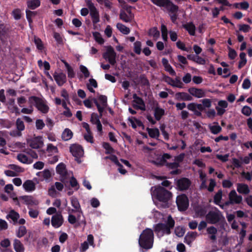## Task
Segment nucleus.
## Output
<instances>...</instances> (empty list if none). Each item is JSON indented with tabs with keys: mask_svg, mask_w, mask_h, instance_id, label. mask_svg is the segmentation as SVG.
Returning a JSON list of instances; mask_svg holds the SVG:
<instances>
[{
	"mask_svg": "<svg viewBox=\"0 0 252 252\" xmlns=\"http://www.w3.org/2000/svg\"><path fill=\"white\" fill-rule=\"evenodd\" d=\"M154 193L156 194L157 198L159 201L157 205L158 207L166 208L168 206L167 202L171 198V193L165 189L163 187L158 186L156 188Z\"/></svg>",
	"mask_w": 252,
	"mask_h": 252,
	"instance_id": "nucleus-1",
	"label": "nucleus"
},
{
	"mask_svg": "<svg viewBox=\"0 0 252 252\" xmlns=\"http://www.w3.org/2000/svg\"><path fill=\"white\" fill-rule=\"evenodd\" d=\"M175 225V221L169 215L168 216L166 223H158L155 227V233L158 237H162L164 235H169L171 233V229Z\"/></svg>",
	"mask_w": 252,
	"mask_h": 252,
	"instance_id": "nucleus-2",
	"label": "nucleus"
},
{
	"mask_svg": "<svg viewBox=\"0 0 252 252\" xmlns=\"http://www.w3.org/2000/svg\"><path fill=\"white\" fill-rule=\"evenodd\" d=\"M154 242V233L152 229L147 228L140 235L139 239V246L145 250L152 248Z\"/></svg>",
	"mask_w": 252,
	"mask_h": 252,
	"instance_id": "nucleus-3",
	"label": "nucleus"
},
{
	"mask_svg": "<svg viewBox=\"0 0 252 252\" xmlns=\"http://www.w3.org/2000/svg\"><path fill=\"white\" fill-rule=\"evenodd\" d=\"M170 158V155L164 154L162 156H158L156 159L151 160V162L158 166L165 165L169 168L175 169L172 171L171 173L172 174H178V170L177 169L179 166V164L175 161L172 163L167 162L166 159H169Z\"/></svg>",
	"mask_w": 252,
	"mask_h": 252,
	"instance_id": "nucleus-4",
	"label": "nucleus"
},
{
	"mask_svg": "<svg viewBox=\"0 0 252 252\" xmlns=\"http://www.w3.org/2000/svg\"><path fill=\"white\" fill-rule=\"evenodd\" d=\"M31 103L35 105L37 109L42 114H47L49 110L47 102L42 98L37 96H32L29 97Z\"/></svg>",
	"mask_w": 252,
	"mask_h": 252,
	"instance_id": "nucleus-5",
	"label": "nucleus"
},
{
	"mask_svg": "<svg viewBox=\"0 0 252 252\" xmlns=\"http://www.w3.org/2000/svg\"><path fill=\"white\" fill-rule=\"evenodd\" d=\"M206 218L207 221L211 224H215L224 220L220 211L217 209L210 211L206 215Z\"/></svg>",
	"mask_w": 252,
	"mask_h": 252,
	"instance_id": "nucleus-6",
	"label": "nucleus"
},
{
	"mask_svg": "<svg viewBox=\"0 0 252 252\" xmlns=\"http://www.w3.org/2000/svg\"><path fill=\"white\" fill-rule=\"evenodd\" d=\"M105 49L106 51L102 55L103 58L113 66L116 63V53L111 46H106Z\"/></svg>",
	"mask_w": 252,
	"mask_h": 252,
	"instance_id": "nucleus-7",
	"label": "nucleus"
},
{
	"mask_svg": "<svg viewBox=\"0 0 252 252\" xmlns=\"http://www.w3.org/2000/svg\"><path fill=\"white\" fill-rule=\"evenodd\" d=\"M85 2L90 11L93 23H98L99 21V13L94 4L91 0H85Z\"/></svg>",
	"mask_w": 252,
	"mask_h": 252,
	"instance_id": "nucleus-8",
	"label": "nucleus"
},
{
	"mask_svg": "<svg viewBox=\"0 0 252 252\" xmlns=\"http://www.w3.org/2000/svg\"><path fill=\"white\" fill-rule=\"evenodd\" d=\"M176 203L178 208L180 211H184L186 210L189 205L188 197L184 194L178 195L176 198Z\"/></svg>",
	"mask_w": 252,
	"mask_h": 252,
	"instance_id": "nucleus-9",
	"label": "nucleus"
},
{
	"mask_svg": "<svg viewBox=\"0 0 252 252\" xmlns=\"http://www.w3.org/2000/svg\"><path fill=\"white\" fill-rule=\"evenodd\" d=\"M107 97L103 95L99 96L98 100L96 99L94 100V102L97 107L100 117L102 116V112L107 106Z\"/></svg>",
	"mask_w": 252,
	"mask_h": 252,
	"instance_id": "nucleus-10",
	"label": "nucleus"
},
{
	"mask_svg": "<svg viewBox=\"0 0 252 252\" xmlns=\"http://www.w3.org/2000/svg\"><path fill=\"white\" fill-rule=\"evenodd\" d=\"M163 81L174 87L183 88L184 87L183 83L178 77L173 79L169 76H164L163 77Z\"/></svg>",
	"mask_w": 252,
	"mask_h": 252,
	"instance_id": "nucleus-11",
	"label": "nucleus"
},
{
	"mask_svg": "<svg viewBox=\"0 0 252 252\" xmlns=\"http://www.w3.org/2000/svg\"><path fill=\"white\" fill-rule=\"evenodd\" d=\"M229 202H226V204H239L242 201V197L238 195L235 190H231L228 195Z\"/></svg>",
	"mask_w": 252,
	"mask_h": 252,
	"instance_id": "nucleus-12",
	"label": "nucleus"
},
{
	"mask_svg": "<svg viewBox=\"0 0 252 252\" xmlns=\"http://www.w3.org/2000/svg\"><path fill=\"white\" fill-rule=\"evenodd\" d=\"M191 184L190 181L186 178H182L177 181V186L180 190H186L188 189Z\"/></svg>",
	"mask_w": 252,
	"mask_h": 252,
	"instance_id": "nucleus-13",
	"label": "nucleus"
},
{
	"mask_svg": "<svg viewBox=\"0 0 252 252\" xmlns=\"http://www.w3.org/2000/svg\"><path fill=\"white\" fill-rule=\"evenodd\" d=\"M29 146L33 149H38L43 146V141L41 136L33 138L28 141Z\"/></svg>",
	"mask_w": 252,
	"mask_h": 252,
	"instance_id": "nucleus-14",
	"label": "nucleus"
},
{
	"mask_svg": "<svg viewBox=\"0 0 252 252\" xmlns=\"http://www.w3.org/2000/svg\"><path fill=\"white\" fill-rule=\"evenodd\" d=\"M56 171L57 173L60 175L62 181H64L69 177V174L66 171L65 166L63 163H61L57 165Z\"/></svg>",
	"mask_w": 252,
	"mask_h": 252,
	"instance_id": "nucleus-15",
	"label": "nucleus"
},
{
	"mask_svg": "<svg viewBox=\"0 0 252 252\" xmlns=\"http://www.w3.org/2000/svg\"><path fill=\"white\" fill-rule=\"evenodd\" d=\"M63 217L61 214H57L52 216L51 219V224L55 228L60 227L63 223Z\"/></svg>",
	"mask_w": 252,
	"mask_h": 252,
	"instance_id": "nucleus-16",
	"label": "nucleus"
},
{
	"mask_svg": "<svg viewBox=\"0 0 252 252\" xmlns=\"http://www.w3.org/2000/svg\"><path fill=\"white\" fill-rule=\"evenodd\" d=\"M55 80L59 86H63L66 82V75L63 72H55L53 75Z\"/></svg>",
	"mask_w": 252,
	"mask_h": 252,
	"instance_id": "nucleus-17",
	"label": "nucleus"
},
{
	"mask_svg": "<svg viewBox=\"0 0 252 252\" xmlns=\"http://www.w3.org/2000/svg\"><path fill=\"white\" fill-rule=\"evenodd\" d=\"M70 152L75 157H80L83 155L84 151L80 145L73 144L70 147Z\"/></svg>",
	"mask_w": 252,
	"mask_h": 252,
	"instance_id": "nucleus-18",
	"label": "nucleus"
},
{
	"mask_svg": "<svg viewBox=\"0 0 252 252\" xmlns=\"http://www.w3.org/2000/svg\"><path fill=\"white\" fill-rule=\"evenodd\" d=\"M188 91L191 95L198 98L203 97L206 95L205 91L202 89L190 88Z\"/></svg>",
	"mask_w": 252,
	"mask_h": 252,
	"instance_id": "nucleus-19",
	"label": "nucleus"
},
{
	"mask_svg": "<svg viewBox=\"0 0 252 252\" xmlns=\"http://www.w3.org/2000/svg\"><path fill=\"white\" fill-rule=\"evenodd\" d=\"M94 239L93 236L92 234H89L87 237V241L81 244L80 251L81 252H85L89 248V244L94 247Z\"/></svg>",
	"mask_w": 252,
	"mask_h": 252,
	"instance_id": "nucleus-20",
	"label": "nucleus"
},
{
	"mask_svg": "<svg viewBox=\"0 0 252 252\" xmlns=\"http://www.w3.org/2000/svg\"><path fill=\"white\" fill-rule=\"evenodd\" d=\"M63 188V185L60 182H56L55 185L52 186L48 190L49 194L52 196L55 197L57 195V192L56 191L57 189L59 191H62Z\"/></svg>",
	"mask_w": 252,
	"mask_h": 252,
	"instance_id": "nucleus-21",
	"label": "nucleus"
},
{
	"mask_svg": "<svg viewBox=\"0 0 252 252\" xmlns=\"http://www.w3.org/2000/svg\"><path fill=\"white\" fill-rule=\"evenodd\" d=\"M99 117H101L94 113L91 115V121L93 124L96 125L98 131L101 132L102 130V126L99 120Z\"/></svg>",
	"mask_w": 252,
	"mask_h": 252,
	"instance_id": "nucleus-22",
	"label": "nucleus"
},
{
	"mask_svg": "<svg viewBox=\"0 0 252 252\" xmlns=\"http://www.w3.org/2000/svg\"><path fill=\"white\" fill-rule=\"evenodd\" d=\"M207 234L209 235V238L213 241H215L217 240V234L218 232L217 229L213 226H211L210 227H208L207 228Z\"/></svg>",
	"mask_w": 252,
	"mask_h": 252,
	"instance_id": "nucleus-23",
	"label": "nucleus"
},
{
	"mask_svg": "<svg viewBox=\"0 0 252 252\" xmlns=\"http://www.w3.org/2000/svg\"><path fill=\"white\" fill-rule=\"evenodd\" d=\"M175 97L178 100L190 101L192 98L191 95L184 92L177 93L175 94Z\"/></svg>",
	"mask_w": 252,
	"mask_h": 252,
	"instance_id": "nucleus-24",
	"label": "nucleus"
},
{
	"mask_svg": "<svg viewBox=\"0 0 252 252\" xmlns=\"http://www.w3.org/2000/svg\"><path fill=\"white\" fill-rule=\"evenodd\" d=\"M237 190L239 193L245 194L249 193L250 191L248 186L242 183H238L237 184Z\"/></svg>",
	"mask_w": 252,
	"mask_h": 252,
	"instance_id": "nucleus-25",
	"label": "nucleus"
},
{
	"mask_svg": "<svg viewBox=\"0 0 252 252\" xmlns=\"http://www.w3.org/2000/svg\"><path fill=\"white\" fill-rule=\"evenodd\" d=\"M23 187L26 191L31 192L35 189V185L32 181L27 180L24 183Z\"/></svg>",
	"mask_w": 252,
	"mask_h": 252,
	"instance_id": "nucleus-26",
	"label": "nucleus"
},
{
	"mask_svg": "<svg viewBox=\"0 0 252 252\" xmlns=\"http://www.w3.org/2000/svg\"><path fill=\"white\" fill-rule=\"evenodd\" d=\"M126 10L129 13V14L127 15L124 11H121L120 14V18L125 22H129L131 21L132 19V16L130 10L128 8H127Z\"/></svg>",
	"mask_w": 252,
	"mask_h": 252,
	"instance_id": "nucleus-27",
	"label": "nucleus"
},
{
	"mask_svg": "<svg viewBox=\"0 0 252 252\" xmlns=\"http://www.w3.org/2000/svg\"><path fill=\"white\" fill-rule=\"evenodd\" d=\"M132 106L136 109H140L142 110H145V109L144 101L141 98H137V99L135 100H133Z\"/></svg>",
	"mask_w": 252,
	"mask_h": 252,
	"instance_id": "nucleus-28",
	"label": "nucleus"
},
{
	"mask_svg": "<svg viewBox=\"0 0 252 252\" xmlns=\"http://www.w3.org/2000/svg\"><path fill=\"white\" fill-rule=\"evenodd\" d=\"M198 172L199 174V178L201 181V183L200 186V189H207V186L206 184V175L205 173H203L201 170H199Z\"/></svg>",
	"mask_w": 252,
	"mask_h": 252,
	"instance_id": "nucleus-29",
	"label": "nucleus"
},
{
	"mask_svg": "<svg viewBox=\"0 0 252 252\" xmlns=\"http://www.w3.org/2000/svg\"><path fill=\"white\" fill-rule=\"evenodd\" d=\"M165 114V111L163 109L157 106L154 110V116L157 121L161 119L162 116Z\"/></svg>",
	"mask_w": 252,
	"mask_h": 252,
	"instance_id": "nucleus-30",
	"label": "nucleus"
},
{
	"mask_svg": "<svg viewBox=\"0 0 252 252\" xmlns=\"http://www.w3.org/2000/svg\"><path fill=\"white\" fill-rule=\"evenodd\" d=\"M17 159L21 162L25 164H31L32 160L24 154H19L17 156Z\"/></svg>",
	"mask_w": 252,
	"mask_h": 252,
	"instance_id": "nucleus-31",
	"label": "nucleus"
},
{
	"mask_svg": "<svg viewBox=\"0 0 252 252\" xmlns=\"http://www.w3.org/2000/svg\"><path fill=\"white\" fill-rule=\"evenodd\" d=\"M13 247L16 252H24V247L23 245L18 239H15L13 243Z\"/></svg>",
	"mask_w": 252,
	"mask_h": 252,
	"instance_id": "nucleus-32",
	"label": "nucleus"
},
{
	"mask_svg": "<svg viewBox=\"0 0 252 252\" xmlns=\"http://www.w3.org/2000/svg\"><path fill=\"white\" fill-rule=\"evenodd\" d=\"M183 27L189 32L191 35L195 34V27L194 25L190 22L183 25Z\"/></svg>",
	"mask_w": 252,
	"mask_h": 252,
	"instance_id": "nucleus-33",
	"label": "nucleus"
},
{
	"mask_svg": "<svg viewBox=\"0 0 252 252\" xmlns=\"http://www.w3.org/2000/svg\"><path fill=\"white\" fill-rule=\"evenodd\" d=\"M187 108L189 110L192 111L195 115L197 116H201V112L197 110L196 103H190L188 105Z\"/></svg>",
	"mask_w": 252,
	"mask_h": 252,
	"instance_id": "nucleus-34",
	"label": "nucleus"
},
{
	"mask_svg": "<svg viewBox=\"0 0 252 252\" xmlns=\"http://www.w3.org/2000/svg\"><path fill=\"white\" fill-rule=\"evenodd\" d=\"M73 133L69 128H65L62 135V138L64 141H67L71 139Z\"/></svg>",
	"mask_w": 252,
	"mask_h": 252,
	"instance_id": "nucleus-35",
	"label": "nucleus"
},
{
	"mask_svg": "<svg viewBox=\"0 0 252 252\" xmlns=\"http://www.w3.org/2000/svg\"><path fill=\"white\" fill-rule=\"evenodd\" d=\"M171 13H177L178 10V6L173 4L171 1L168 0L167 5L164 6Z\"/></svg>",
	"mask_w": 252,
	"mask_h": 252,
	"instance_id": "nucleus-36",
	"label": "nucleus"
},
{
	"mask_svg": "<svg viewBox=\"0 0 252 252\" xmlns=\"http://www.w3.org/2000/svg\"><path fill=\"white\" fill-rule=\"evenodd\" d=\"M40 1L39 0H29L27 2V5L29 8L32 9H34L39 6Z\"/></svg>",
	"mask_w": 252,
	"mask_h": 252,
	"instance_id": "nucleus-37",
	"label": "nucleus"
},
{
	"mask_svg": "<svg viewBox=\"0 0 252 252\" xmlns=\"http://www.w3.org/2000/svg\"><path fill=\"white\" fill-rule=\"evenodd\" d=\"M19 217V214L14 210L10 211L7 216V218L11 219L14 223L18 222Z\"/></svg>",
	"mask_w": 252,
	"mask_h": 252,
	"instance_id": "nucleus-38",
	"label": "nucleus"
},
{
	"mask_svg": "<svg viewBox=\"0 0 252 252\" xmlns=\"http://www.w3.org/2000/svg\"><path fill=\"white\" fill-rule=\"evenodd\" d=\"M117 28L123 34H127L130 32V30L128 28L126 27L121 23H118L117 24Z\"/></svg>",
	"mask_w": 252,
	"mask_h": 252,
	"instance_id": "nucleus-39",
	"label": "nucleus"
},
{
	"mask_svg": "<svg viewBox=\"0 0 252 252\" xmlns=\"http://www.w3.org/2000/svg\"><path fill=\"white\" fill-rule=\"evenodd\" d=\"M71 204L72 206L75 209V211H79L80 210V205L76 198L74 197H72L71 198Z\"/></svg>",
	"mask_w": 252,
	"mask_h": 252,
	"instance_id": "nucleus-40",
	"label": "nucleus"
},
{
	"mask_svg": "<svg viewBox=\"0 0 252 252\" xmlns=\"http://www.w3.org/2000/svg\"><path fill=\"white\" fill-rule=\"evenodd\" d=\"M46 151L47 153L51 155L56 154L58 152L57 147L52 144H48L47 145Z\"/></svg>",
	"mask_w": 252,
	"mask_h": 252,
	"instance_id": "nucleus-41",
	"label": "nucleus"
},
{
	"mask_svg": "<svg viewBox=\"0 0 252 252\" xmlns=\"http://www.w3.org/2000/svg\"><path fill=\"white\" fill-rule=\"evenodd\" d=\"M161 32L163 40L166 41L168 39V31L166 27L163 24L161 26Z\"/></svg>",
	"mask_w": 252,
	"mask_h": 252,
	"instance_id": "nucleus-42",
	"label": "nucleus"
},
{
	"mask_svg": "<svg viewBox=\"0 0 252 252\" xmlns=\"http://www.w3.org/2000/svg\"><path fill=\"white\" fill-rule=\"evenodd\" d=\"M148 134L152 138H157L159 134V130L158 128H148Z\"/></svg>",
	"mask_w": 252,
	"mask_h": 252,
	"instance_id": "nucleus-43",
	"label": "nucleus"
},
{
	"mask_svg": "<svg viewBox=\"0 0 252 252\" xmlns=\"http://www.w3.org/2000/svg\"><path fill=\"white\" fill-rule=\"evenodd\" d=\"M240 60L239 63V68H241L244 66L246 63L247 59L246 58V54L244 52H242L240 54Z\"/></svg>",
	"mask_w": 252,
	"mask_h": 252,
	"instance_id": "nucleus-44",
	"label": "nucleus"
},
{
	"mask_svg": "<svg viewBox=\"0 0 252 252\" xmlns=\"http://www.w3.org/2000/svg\"><path fill=\"white\" fill-rule=\"evenodd\" d=\"M155 5L159 7H164L167 5L168 0H151Z\"/></svg>",
	"mask_w": 252,
	"mask_h": 252,
	"instance_id": "nucleus-45",
	"label": "nucleus"
},
{
	"mask_svg": "<svg viewBox=\"0 0 252 252\" xmlns=\"http://www.w3.org/2000/svg\"><path fill=\"white\" fill-rule=\"evenodd\" d=\"M222 191L220 190L214 196V200L216 204L219 205L222 198Z\"/></svg>",
	"mask_w": 252,
	"mask_h": 252,
	"instance_id": "nucleus-46",
	"label": "nucleus"
},
{
	"mask_svg": "<svg viewBox=\"0 0 252 252\" xmlns=\"http://www.w3.org/2000/svg\"><path fill=\"white\" fill-rule=\"evenodd\" d=\"M93 34L95 41L99 44H102L104 43V39H103L101 34L99 32H94L93 33Z\"/></svg>",
	"mask_w": 252,
	"mask_h": 252,
	"instance_id": "nucleus-47",
	"label": "nucleus"
},
{
	"mask_svg": "<svg viewBox=\"0 0 252 252\" xmlns=\"http://www.w3.org/2000/svg\"><path fill=\"white\" fill-rule=\"evenodd\" d=\"M16 127L19 131H23L25 129V125L23 121L20 119L18 118L16 122Z\"/></svg>",
	"mask_w": 252,
	"mask_h": 252,
	"instance_id": "nucleus-48",
	"label": "nucleus"
},
{
	"mask_svg": "<svg viewBox=\"0 0 252 252\" xmlns=\"http://www.w3.org/2000/svg\"><path fill=\"white\" fill-rule=\"evenodd\" d=\"M149 34L157 39L159 37L160 33L157 28H153L150 30Z\"/></svg>",
	"mask_w": 252,
	"mask_h": 252,
	"instance_id": "nucleus-49",
	"label": "nucleus"
},
{
	"mask_svg": "<svg viewBox=\"0 0 252 252\" xmlns=\"http://www.w3.org/2000/svg\"><path fill=\"white\" fill-rule=\"evenodd\" d=\"M27 232V230L24 226H21L19 227L18 231H17L16 235L19 238H21L25 235Z\"/></svg>",
	"mask_w": 252,
	"mask_h": 252,
	"instance_id": "nucleus-50",
	"label": "nucleus"
},
{
	"mask_svg": "<svg viewBox=\"0 0 252 252\" xmlns=\"http://www.w3.org/2000/svg\"><path fill=\"white\" fill-rule=\"evenodd\" d=\"M79 69L81 72L84 74L85 78H88L90 76V72L88 69L85 66L83 65H80L79 66Z\"/></svg>",
	"mask_w": 252,
	"mask_h": 252,
	"instance_id": "nucleus-51",
	"label": "nucleus"
},
{
	"mask_svg": "<svg viewBox=\"0 0 252 252\" xmlns=\"http://www.w3.org/2000/svg\"><path fill=\"white\" fill-rule=\"evenodd\" d=\"M197 236V232H192L189 233L185 237V239L186 240H189V242L191 243L195 239Z\"/></svg>",
	"mask_w": 252,
	"mask_h": 252,
	"instance_id": "nucleus-52",
	"label": "nucleus"
},
{
	"mask_svg": "<svg viewBox=\"0 0 252 252\" xmlns=\"http://www.w3.org/2000/svg\"><path fill=\"white\" fill-rule=\"evenodd\" d=\"M185 232V229L182 227L178 226L175 229V233L178 237H181L183 236Z\"/></svg>",
	"mask_w": 252,
	"mask_h": 252,
	"instance_id": "nucleus-53",
	"label": "nucleus"
},
{
	"mask_svg": "<svg viewBox=\"0 0 252 252\" xmlns=\"http://www.w3.org/2000/svg\"><path fill=\"white\" fill-rule=\"evenodd\" d=\"M134 51L137 54L139 55L141 51V43L140 41H136L134 43Z\"/></svg>",
	"mask_w": 252,
	"mask_h": 252,
	"instance_id": "nucleus-54",
	"label": "nucleus"
},
{
	"mask_svg": "<svg viewBox=\"0 0 252 252\" xmlns=\"http://www.w3.org/2000/svg\"><path fill=\"white\" fill-rule=\"evenodd\" d=\"M242 113L245 116H249L252 113V109L250 107L245 106L242 109Z\"/></svg>",
	"mask_w": 252,
	"mask_h": 252,
	"instance_id": "nucleus-55",
	"label": "nucleus"
},
{
	"mask_svg": "<svg viewBox=\"0 0 252 252\" xmlns=\"http://www.w3.org/2000/svg\"><path fill=\"white\" fill-rule=\"evenodd\" d=\"M210 130L214 134H218L221 130V127L219 125L212 126L210 127Z\"/></svg>",
	"mask_w": 252,
	"mask_h": 252,
	"instance_id": "nucleus-56",
	"label": "nucleus"
},
{
	"mask_svg": "<svg viewBox=\"0 0 252 252\" xmlns=\"http://www.w3.org/2000/svg\"><path fill=\"white\" fill-rule=\"evenodd\" d=\"M206 210L203 207H198L196 209V213L198 216L202 217L206 215Z\"/></svg>",
	"mask_w": 252,
	"mask_h": 252,
	"instance_id": "nucleus-57",
	"label": "nucleus"
},
{
	"mask_svg": "<svg viewBox=\"0 0 252 252\" xmlns=\"http://www.w3.org/2000/svg\"><path fill=\"white\" fill-rule=\"evenodd\" d=\"M29 214L30 216L33 219L36 218L39 215V211L37 210L29 209Z\"/></svg>",
	"mask_w": 252,
	"mask_h": 252,
	"instance_id": "nucleus-58",
	"label": "nucleus"
},
{
	"mask_svg": "<svg viewBox=\"0 0 252 252\" xmlns=\"http://www.w3.org/2000/svg\"><path fill=\"white\" fill-rule=\"evenodd\" d=\"M37 175H41L45 179H48L51 177V173L48 170H44L43 172H38Z\"/></svg>",
	"mask_w": 252,
	"mask_h": 252,
	"instance_id": "nucleus-59",
	"label": "nucleus"
},
{
	"mask_svg": "<svg viewBox=\"0 0 252 252\" xmlns=\"http://www.w3.org/2000/svg\"><path fill=\"white\" fill-rule=\"evenodd\" d=\"M70 185L72 188H75V190L79 189V186L76 179L73 176L71 177L70 180Z\"/></svg>",
	"mask_w": 252,
	"mask_h": 252,
	"instance_id": "nucleus-60",
	"label": "nucleus"
},
{
	"mask_svg": "<svg viewBox=\"0 0 252 252\" xmlns=\"http://www.w3.org/2000/svg\"><path fill=\"white\" fill-rule=\"evenodd\" d=\"M45 126V124L42 120L38 119L35 122V126L37 129H42Z\"/></svg>",
	"mask_w": 252,
	"mask_h": 252,
	"instance_id": "nucleus-61",
	"label": "nucleus"
},
{
	"mask_svg": "<svg viewBox=\"0 0 252 252\" xmlns=\"http://www.w3.org/2000/svg\"><path fill=\"white\" fill-rule=\"evenodd\" d=\"M103 148L106 150V154H111L113 152L114 149L111 147L110 144L108 143H104L103 144Z\"/></svg>",
	"mask_w": 252,
	"mask_h": 252,
	"instance_id": "nucleus-62",
	"label": "nucleus"
},
{
	"mask_svg": "<svg viewBox=\"0 0 252 252\" xmlns=\"http://www.w3.org/2000/svg\"><path fill=\"white\" fill-rule=\"evenodd\" d=\"M9 167L13 170L14 171H15L16 173L18 174V173H20L23 172V169L20 166L16 165L15 164H10L9 165Z\"/></svg>",
	"mask_w": 252,
	"mask_h": 252,
	"instance_id": "nucleus-63",
	"label": "nucleus"
},
{
	"mask_svg": "<svg viewBox=\"0 0 252 252\" xmlns=\"http://www.w3.org/2000/svg\"><path fill=\"white\" fill-rule=\"evenodd\" d=\"M202 103L204 108H210L212 105V101L208 98H205L201 100Z\"/></svg>",
	"mask_w": 252,
	"mask_h": 252,
	"instance_id": "nucleus-64",
	"label": "nucleus"
}]
</instances>
